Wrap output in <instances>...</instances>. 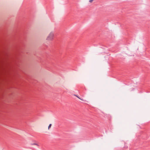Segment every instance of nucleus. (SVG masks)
Listing matches in <instances>:
<instances>
[{
  "label": "nucleus",
  "mask_w": 150,
  "mask_h": 150,
  "mask_svg": "<svg viewBox=\"0 0 150 150\" xmlns=\"http://www.w3.org/2000/svg\"><path fill=\"white\" fill-rule=\"evenodd\" d=\"M54 34V33L53 32H51L47 37L46 40L50 41L52 40L53 39Z\"/></svg>",
  "instance_id": "nucleus-1"
},
{
  "label": "nucleus",
  "mask_w": 150,
  "mask_h": 150,
  "mask_svg": "<svg viewBox=\"0 0 150 150\" xmlns=\"http://www.w3.org/2000/svg\"><path fill=\"white\" fill-rule=\"evenodd\" d=\"M30 145H36V146H39V145L38 144H36V143H31L30 144Z\"/></svg>",
  "instance_id": "nucleus-2"
},
{
  "label": "nucleus",
  "mask_w": 150,
  "mask_h": 150,
  "mask_svg": "<svg viewBox=\"0 0 150 150\" xmlns=\"http://www.w3.org/2000/svg\"><path fill=\"white\" fill-rule=\"evenodd\" d=\"M51 126H52V124H50L48 126V129H50V127H51Z\"/></svg>",
  "instance_id": "nucleus-3"
},
{
  "label": "nucleus",
  "mask_w": 150,
  "mask_h": 150,
  "mask_svg": "<svg viewBox=\"0 0 150 150\" xmlns=\"http://www.w3.org/2000/svg\"><path fill=\"white\" fill-rule=\"evenodd\" d=\"M76 96L77 97H78L79 98V99H81V100H82V99H81V98H79V97L78 96Z\"/></svg>",
  "instance_id": "nucleus-4"
},
{
  "label": "nucleus",
  "mask_w": 150,
  "mask_h": 150,
  "mask_svg": "<svg viewBox=\"0 0 150 150\" xmlns=\"http://www.w3.org/2000/svg\"><path fill=\"white\" fill-rule=\"evenodd\" d=\"M76 96L77 97H78L79 98V99H81V100H82V99H81V98H79V97L78 96Z\"/></svg>",
  "instance_id": "nucleus-5"
},
{
  "label": "nucleus",
  "mask_w": 150,
  "mask_h": 150,
  "mask_svg": "<svg viewBox=\"0 0 150 150\" xmlns=\"http://www.w3.org/2000/svg\"><path fill=\"white\" fill-rule=\"evenodd\" d=\"M93 1V0H89V1L90 2H92Z\"/></svg>",
  "instance_id": "nucleus-6"
}]
</instances>
